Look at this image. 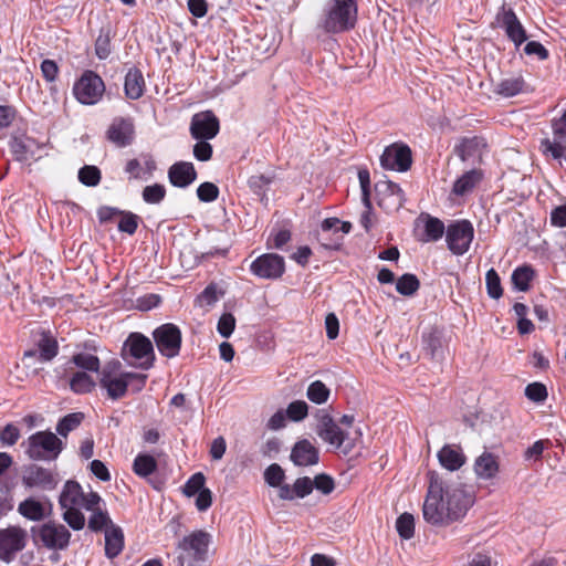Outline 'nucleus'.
Wrapping results in <instances>:
<instances>
[{
  "label": "nucleus",
  "mask_w": 566,
  "mask_h": 566,
  "mask_svg": "<svg viewBox=\"0 0 566 566\" xmlns=\"http://www.w3.org/2000/svg\"><path fill=\"white\" fill-rule=\"evenodd\" d=\"M526 91V83L522 75H514L501 80L495 92L504 97H512Z\"/></svg>",
  "instance_id": "obj_30"
},
{
  "label": "nucleus",
  "mask_w": 566,
  "mask_h": 566,
  "mask_svg": "<svg viewBox=\"0 0 566 566\" xmlns=\"http://www.w3.org/2000/svg\"><path fill=\"white\" fill-rule=\"evenodd\" d=\"M22 483L30 489L52 491L59 483V474L51 469L31 464L23 471Z\"/></svg>",
  "instance_id": "obj_13"
},
{
  "label": "nucleus",
  "mask_w": 566,
  "mask_h": 566,
  "mask_svg": "<svg viewBox=\"0 0 566 566\" xmlns=\"http://www.w3.org/2000/svg\"><path fill=\"white\" fill-rule=\"evenodd\" d=\"M198 143L193 146V156L197 160L207 161L212 157V146L207 142L208 139H197Z\"/></svg>",
  "instance_id": "obj_57"
},
{
  "label": "nucleus",
  "mask_w": 566,
  "mask_h": 566,
  "mask_svg": "<svg viewBox=\"0 0 566 566\" xmlns=\"http://www.w3.org/2000/svg\"><path fill=\"white\" fill-rule=\"evenodd\" d=\"M534 270L530 265L516 268L512 273V283L518 291L525 292L530 289V283L534 279Z\"/></svg>",
  "instance_id": "obj_36"
},
{
  "label": "nucleus",
  "mask_w": 566,
  "mask_h": 566,
  "mask_svg": "<svg viewBox=\"0 0 566 566\" xmlns=\"http://www.w3.org/2000/svg\"><path fill=\"white\" fill-rule=\"evenodd\" d=\"M329 394V389L323 381L315 380L308 386L306 396L312 402L322 405L327 401Z\"/></svg>",
  "instance_id": "obj_40"
},
{
  "label": "nucleus",
  "mask_w": 566,
  "mask_h": 566,
  "mask_svg": "<svg viewBox=\"0 0 566 566\" xmlns=\"http://www.w3.org/2000/svg\"><path fill=\"white\" fill-rule=\"evenodd\" d=\"M428 476H429V486H428V493H427V496H426V500H424V503H423V506H422V514H423V518L426 520V522H428L429 524L431 525H434V526H448L450 524H452L453 522H439V521H433L430 518L429 516V512H427L428 510V505H429V502L431 501H437V509H438V512H441V513H446V510H447V504H446V501H444V492L442 491V479L440 478L441 475L434 471H431L428 473Z\"/></svg>",
  "instance_id": "obj_15"
},
{
  "label": "nucleus",
  "mask_w": 566,
  "mask_h": 566,
  "mask_svg": "<svg viewBox=\"0 0 566 566\" xmlns=\"http://www.w3.org/2000/svg\"><path fill=\"white\" fill-rule=\"evenodd\" d=\"M78 180L88 187H95L101 181V170L96 166L86 165L78 171Z\"/></svg>",
  "instance_id": "obj_45"
},
{
  "label": "nucleus",
  "mask_w": 566,
  "mask_h": 566,
  "mask_svg": "<svg viewBox=\"0 0 566 566\" xmlns=\"http://www.w3.org/2000/svg\"><path fill=\"white\" fill-rule=\"evenodd\" d=\"M72 361L77 367L88 371H98L101 365L97 356L87 353L75 354L72 357Z\"/></svg>",
  "instance_id": "obj_44"
},
{
  "label": "nucleus",
  "mask_w": 566,
  "mask_h": 566,
  "mask_svg": "<svg viewBox=\"0 0 566 566\" xmlns=\"http://www.w3.org/2000/svg\"><path fill=\"white\" fill-rule=\"evenodd\" d=\"M442 491L444 492V501L447 504L446 513L438 512L437 501H431L427 506L430 518L436 522L454 523L461 521L474 504L475 497L473 492L461 483H446L443 481Z\"/></svg>",
  "instance_id": "obj_2"
},
{
  "label": "nucleus",
  "mask_w": 566,
  "mask_h": 566,
  "mask_svg": "<svg viewBox=\"0 0 566 566\" xmlns=\"http://www.w3.org/2000/svg\"><path fill=\"white\" fill-rule=\"evenodd\" d=\"M321 228L324 232L333 230L335 232L340 231L343 233H348L352 229V224L349 222H343L337 218H327L322 222Z\"/></svg>",
  "instance_id": "obj_56"
},
{
  "label": "nucleus",
  "mask_w": 566,
  "mask_h": 566,
  "mask_svg": "<svg viewBox=\"0 0 566 566\" xmlns=\"http://www.w3.org/2000/svg\"><path fill=\"white\" fill-rule=\"evenodd\" d=\"M108 139L118 147L129 145L134 138V124L128 118H115L107 130Z\"/></svg>",
  "instance_id": "obj_21"
},
{
  "label": "nucleus",
  "mask_w": 566,
  "mask_h": 566,
  "mask_svg": "<svg viewBox=\"0 0 566 566\" xmlns=\"http://www.w3.org/2000/svg\"><path fill=\"white\" fill-rule=\"evenodd\" d=\"M551 223L557 228L566 227V205H560L552 210Z\"/></svg>",
  "instance_id": "obj_64"
},
{
  "label": "nucleus",
  "mask_w": 566,
  "mask_h": 566,
  "mask_svg": "<svg viewBox=\"0 0 566 566\" xmlns=\"http://www.w3.org/2000/svg\"><path fill=\"white\" fill-rule=\"evenodd\" d=\"M125 95L130 99H138L145 91V80L140 70L129 69L124 83Z\"/></svg>",
  "instance_id": "obj_28"
},
{
  "label": "nucleus",
  "mask_w": 566,
  "mask_h": 566,
  "mask_svg": "<svg viewBox=\"0 0 566 566\" xmlns=\"http://www.w3.org/2000/svg\"><path fill=\"white\" fill-rule=\"evenodd\" d=\"M118 222V230L128 234H134L138 227V217L132 212H123Z\"/></svg>",
  "instance_id": "obj_53"
},
{
  "label": "nucleus",
  "mask_w": 566,
  "mask_h": 566,
  "mask_svg": "<svg viewBox=\"0 0 566 566\" xmlns=\"http://www.w3.org/2000/svg\"><path fill=\"white\" fill-rule=\"evenodd\" d=\"M527 55H536L539 60L544 61L548 57V51L545 46L537 41H530L524 48Z\"/></svg>",
  "instance_id": "obj_61"
},
{
  "label": "nucleus",
  "mask_w": 566,
  "mask_h": 566,
  "mask_svg": "<svg viewBox=\"0 0 566 566\" xmlns=\"http://www.w3.org/2000/svg\"><path fill=\"white\" fill-rule=\"evenodd\" d=\"M313 481V489H316L324 495L331 494L335 489L334 479L325 473L317 474Z\"/></svg>",
  "instance_id": "obj_50"
},
{
  "label": "nucleus",
  "mask_w": 566,
  "mask_h": 566,
  "mask_svg": "<svg viewBox=\"0 0 566 566\" xmlns=\"http://www.w3.org/2000/svg\"><path fill=\"white\" fill-rule=\"evenodd\" d=\"M525 396L534 402H542L547 398V389L541 382H533L526 386Z\"/></svg>",
  "instance_id": "obj_55"
},
{
  "label": "nucleus",
  "mask_w": 566,
  "mask_h": 566,
  "mask_svg": "<svg viewBox=\"0 0 566 566\" xmlns=\"http://www.w3.org/2000/svg\"><path fill=\"white\" fill-rule=\"evenodd\" d=\"M122 357L130 366L147 370L155 361L153 343L140 333H132L124 342Z\"/></svg>",
  "instance_id": "obj_6"
},
{
  "label": "nucleus",
  "mask_w": 566,
  "mask_h": 566,
  "mask_svg": "<svg viewBox=\"0 0 566 566\" xmlns=\"http://www.w3.org/2000/svg\"><path fill=\"white\" fill-rule=\"evenodd\" d=\"M398 534L403 539H410L415 534V518L409 513L401 514L396 521Z\"/></svg>",
  "instance_id": "obj_42"
},
{
  "label": "nucleus",
  "mask_w": 566,
  "mask_h": 566,
  "mask_svg": "<svg viewBox=\"0 0 566 566\" xmlns=\"http://www.w3.org/2000/svg\"><path fill=\"white\" fill-rule=\"evenodd\" d=\"M59 503L63 510V520L74 531H81L85 526L86 520L81 509L90 513L87 527L92 532L106 531L115 525L101 495L94 491L85 493L76 481L70 480L64 484Z\"/></svg>",
  "instance_id": "obj_1"
},
{
  "label": "nucleus",
  "mask_w": 566,
  "mask_h": 566,
  "mask_svg": "<svg viewBox=\"0 0 566 566\" xmlns=\"http://www.w3.org/2000/svg\"><path fill=\"white\" fill-rule=\"evenodd\" d=\"M153 337L163 356L174 358L179 355L181 332L177 325L171 323L163 324L154 331Z\"/></svg>",
  "instance_id": "obj_10"
},
{
  "label": "nucleus",
  "mask_w": 566,
  "mask_h": 566,
  "mask_svg": "<svg viewBox=\"0 0 566 566\" xmlns=\"http://www.w3.org/2000/svg\"><path fill=\"white\" fill-rule=\"evenodd\" d=\"M483 174L480 169H471L459 177L453 185V193L463 196L471 191L482 179Z\"/></svg>",
  "instance_id": "obj_31"
},
{
  "label": "nucleus",
  "mask_w": 566,
  "mask_h": 566,
  "mask_svg": "<svg viewBox=\"0 0 566 566\" xmlns=\"http://www.w3.org/2000/svg\"><path fill=\"white\" fill-rule=\"evenodd\" d=\"M38 349L39 360L50 361L57 355V342L50 333H42L41 338L38 342Z\"/></svg>",
  "instance_id": "obj_34"
},
{
  "label": "nucleus",
  "mask_w": 566,
  "mask_h": 566,
  "mask_svg": "<svg viewBox=\"0 0 566 566\" xmlns=\"http://www.w3.org/2000/svg\"><path fill=\"white\" fill-rule=\"evenodd\" d=\"M19 513L31 520V521H40L44 516V507L43 505L33 499H27L19 504L18 507Z\"/></svg>",
  "instance_id": "obj_37"
},
{
  "label": "nucleus",
  "mask_w": 566,
  "mask_h": 566,
  "mask_svg": "<svg viewBox=\"0 0 566 566\" xmlns=\"http://www.w3.org/2000/svg\"><path fill=\"white\" fill-rule=\"evenodd\" d=\"M127 373L122 370V364L118 360L108 361L103 367L99 385L106 390L111 399L117 400L126 395L128 388Z\"/></svg>",
  "instance_id": "obj_7"
},
{
  "label": "nucleus",
  "mask_w": 566,
  "mask_h": 566,
  "mask_svg": "<svg viewBox=\"0 0 566 566\" xmlns=\"http://www.w3.org/2000/svg\"><path fill=\"white\" fill-rule=\"evenodd\" d=\"M284 478L283 469L276 463L269 465L264 471V480L271 486L280 489Z\"/></svg>",
  "instance_id": "obj_47"
},
{
  "label": "nucleus",
  "mask_w": 566,
  "mask_h": 566,
  "mask_svg": "<svg viewBox=\"0 0 566 566\" xmlns=\"http://www.w3.org/2000/svg\"><path fill=\"white\" fill-rule=\"evenodd\" d=\"M474 229L470 221H455L447 228L446 241L449 250L455 255H463L470 248Z\"/></svg>",
  "instance_id": "obj_9"
},
{
  "label": "nucleus",
  "mask_w": 566,
  "mask_h": 566,
  "mask_svg": "<svg viewBox=\"0 0 566 566\" xmlns=\"http://www.w3.org/2000/svg\"><path fill=\"white\" fill-rule=\"evenodd\" d=\"M474 472L482 480L495 478L499 472L497 458L491 452H483L474 462Z\"/></svg>",
  "instance_id": "obj_26"
},
{
  "label": "nucleus",
  "mask_w": 566,
  "mask_h": 566,
  "mask_svg": "<svg viewBox=\"0 0 566 566\" xmlns=\"http://www.w3.org/2000/svg\"><path fill=\"white\" fill-rule=\"evenodd\" d=\"M197 196L202 202H212L219 196V188L212 182H203L197 188Z\"/></svg>",
  "instance_id": "obj_51"
},
{
  "label": "nucleus",
  "mask_w": 566,
  "mask_h": 566,
  "mask_svg": "<svg viewBox=\"0 0 566 566\" xmlns=\"http://www.w3.org/2000/svg\"><path fill=\"white\" fill-rule=\"evenodd\" d=\"M95 53L99 60H105L111 54V41L107 34H99L95 41Z\"/></svg>",
  "instance_id": "obj_59"
},
{
  "label": "nucleus",
  "mask_w": 566,
  "mask_h": 566,
  "mask_svg": "<svg viewBox=\"0 0 566 566\" xmlns=\"http://www.w3.org/2000/svg\"><path fill=\"white\" fill-rule=\"evenodd\" d=\"M485 139L482 137L463 138L455 147V153L462 161H468L472 165L481 161L483 154L486 150Z\"/></svg>",
  "instance_id": "obj_20"
},
{
  "label": "nucleus",
  "mask_w": 566,
  "mask_h": 566,
  "mask_svg": "<svg viewBox=\"0 0 566 566\" xmlns=\"http://www.w3.org/2000/svg\"><path fill=\"white\" fill-rule=\"evenodd\" d=\"M157 469V461L153 455L140 453L133 463V471L140 478H148Z\"/></svg>",
  "instance_id": "obj_35"
},
{
  "label": "nucleus",
  "mask_w": 566,
  "mask_h": 566,
  "mask_svg": "<svg viewBox=\"0 0 566 566\" xmlns=\"http://www.w3.org/2000/svg\"><path fill=\"white\" fill-rule=\"evenodd\" d=\"M549 440H537L524 451L525 461L537 462L542 459L544 450L551 447Z\"/></svg>",
  "instance_id": "obj_48"
},
{
  "label": "nucleus",
  "mask_w": 566,
  "mask_h": 566,
  "mask_svg": "<svg viewBox=\"0 0 566 566\" xmlns=\"http://www.w3.org/2000/svg\"><path fill=\"white\" fill-rule=\"evenodd\" d=\"M500 19L506 35L515 43L516 46L526 41V32L512 9H503Z\"/></svg>",
  "instance_id": "obj_22"
},
{
  "label": "nucleus",
  "mask_w": 566,
  "mask_h": 566,
  "mask_svg": "<svg viewBox=\"0 0 566 566\" xmlns=\"http://www.w3.org/2000/svg\"><path fill=\"white\" fill-rule=\"evenodd\" d=\"M70 387L75 394H86L92 391L95 387V382L88 374L77 371L71 378Z\"/></svg>",
  "instance_id": "obj_38"
},
{
  "label": "nucleus",
  "mask_w": 566,
  "mask_h": 566,
  "mask_svg": "<svg viewBox=\"0 0 566 566\" xmlns=\"http://www.w3.org/2000/svg\"><path fill=\"white\" fill-rule=\"evenodd\" d=\"M316 433L324 442L336 449H342L344 453H348L352 449L349 443L345 444L347 433L329 415H323L319 418Z\"/></svg>",
  "instance_id": "obj_14"
},
{
  "label": "nucleus",
  "mask_w": 566,
  "mask_h": 566,
  "mask_svg": "<svg viewBox=\"0 0 566 566\" xmlns=\"http://www.w3.org/2000/svg\"><path fill=\"white\" fill-rule=\"evenodd\" d=\"M486 291L490 297L497 300L503 295L501 279L494 269H490L485 274Z\"/></svg>",
  "instance_id": "obj_43"
},
{
  "label": "nucleus",
  "mask_w": 566,
  "mask_h": 566,
  "mask_svg": "<svg viewBox=\"0 0 566 566\" xmlns=\"http://www.w3.org/2000/svg\"><path fill=\"white\" fill-rule=\"evenodd\" d=\"M39 537L48 548L64 549L69 545L71 533L62 524L48 523L40 528Z\"/></svg>",
  "instance_id": "obj_18"
},
{
  "label": "nucleus",
  "mask_w": 566,
  "mask_h": 566,
  "mask_svg": "<svg viewBox=\"0 0 566 566\" xmlns=\"http://www.w3.org/2000/svg\"><path fill=\"white\" fill-rule=\"evenodd\" d=\"M27 531L19 526L0 530V559L10 563L25 547Z\"/></svg>",
  "instance_id": "obj_11"
},
{
  "label": "nucleus",
  "mask_w": 566,
  "mask_h": 566,
  "mask_svg": "<svg viewBox=\"0 0 566 566\" xmlns=\"http://www.w3.org/2000/svg\"><path fill=\"white\" fill-rule=\"evenodd\" d=\"M411 163V150L403 144H392L386 147L380 157L381 167L389 170L407 171Z\"/></svg>",
  "instance_id": "obj_16"
},
{
  "label": "nucleus",
  "mask_w": 566,
  "mask_h": 566,
  "mask_svg": "<svg viewBox=\"0 0 566 566\" xmlns=\"http://www.w3.org/2000/svg\"><path fill=\"white\" fill-rule=\"evenodd\" d=\"M420 286L419 280L413 274H403L396 282V290L401 295H412Z\"/></svg>",
  "instance_id": "obj_41"
},
{
  "label": "nucleus",
  "mask_w": 566,
  "mask_h": 566,
  "mask_svg": "<svg viewBox=\"0 0 566 566\" xmlns=\"http://www.w3.org/2000/svg\"><path fill=\"white\" fill-rule=\"evenodd\" d=\"M388 187L394 192L388 196L381 195L378 197V205L387 212L398 211L403 206L405 193L399 185H389Z\"/></svg>",
  "instance_id": "obj_32"
},
{
  "label": "nucleus",
  "mask_w": 566,
  "mask_h": 566,
  "mask_svg": "<svg viewBox=\"0 0 566 566\" xmlns=\"http://www.w3.org/2000/svg\"><path fill=\"white\" fill-rule=\"evenodd\" d=\"M308 413V406L303 400H295L286 408V416L293 421L303 420Z\"/></svg>",
  "instance_id": "obj_49"
},
{
  "label": "nucleus",
  "mask_w": 566,
  "mask_h": 566,
  "mask_svg": "<svg viewBox=\"0 0 566 566\" xmlns=\"http://www.w3.org/2000/svg\"><path fill=\"white\" fill-rule=\"evenodd\" d=\"M206 478L202 473H195L185 484L184 492L187 496H193L205 490Z\"/></svg>",
  "instance_id": "obj_52"
},
{
  "label": "nucleus",
  "mask_w": 566,
  "mask_h": 566,
  "mask_svg": "<svg viewBox=\"0 0 566 566\" xmlns=\"http://www.w3.org/2000/svg\"><path fill=\"white\" fill-rule=\"evenodd\" d=\"M211 535L202 530L185 536L178 544V566H203L208 557Z\"/></svg>",
  "instance_id": "obj_4"
},
{
  "label": "nucleus",
  "mask_w": 566,
  "mask_h": 566,
  "mask_svg": "<svg viewBox=\"0 0 566 566\" xmlns=\"http://www.w3.org/2000/svg\"><path fill=\"white\" fill-rule=\"evenodd\" d=\"M10 149L17 160L21 161L27 159L28 147L22 138L14 137L10 142Z\"/></svg>",
  "instance_id": "obj_62"
},
{
  "label": "nucleus",
  "mask_w": 566,
  "mask_h": 566,
  "mask_svg": "<svg viewBox=\"0 0 566 566\" xmlns=\"http://www.w3.org/2000/svg\"><path fill=\"white\" fill-rule=\"evenodd\" d=\"M290 459L296 467H312L318 463L319 451L313 442L302 439L293 446Z\"/></svg>",
  "instance_id": "obj_19"
},
{
  "label": "nucleus",
  "mask_w": 566,
  "mask_h": 566,
  "mask_svg": "<svg viewBox=\"0 0 566 566\" xmlns=\"http://www.w3.org/2000/svg\"><path fill=\"white\" fill-rule=\"evenodd\" d=\"M166 196V188L160 184L147 186L143 190V199L147 203H159Z\"/></svg>",
  "instance_id": "obj_46"
},
{
  "label": "nucleus",
  "mask_w": 566,
  "mask_h": 566,
  "mask_svg": "<svg viewBox=\"0 0 566 566\" xmlns=\"http://www.w3.org/2000/svg\"><path fill=\"white\" fill-rule=\"evenodd\" d=\"M105 533V555L113 559L117 557L124 548V533L118 525H111Z\"/></svg>",
  "instance_id": "obj_27"
},
{
  "label": "nucleus",
  "mask_w": 566,
  "mask_h": 566,
  "mask_svg": "<svg viewBox=\"0 0 566 566\" xmlns=\"http://www.w3.org/2000/svg\"><path fill=\"white\" fill-rule=\"evenodd\" d=\"M250 271L263 280L280 279L285 272L284 258L275 253H265L258 256L250 265Z\"/></svg>",
  "instance_id": "obj_12"
},
{
  "label": "nucleus",
  "mask_w": 566,
  "mask_h": 566,
  "mask_svg": "<svg viewBox=\"0 0 566 566\" xmlns=\"http://www.w3.org/2000/svg\"><path fill=\"white\" fill-rule=\"evenodd\" d=\"M41 72H42L43 77L48 82H53V81H55L57 73H59L57 64L52 60H44L41 63Z\"/></svg>",
  "instance_id": "obj_63"
},
{
  "label": "nucleus",
  "mask_w": 566,
  "mask_h": 566,
  "mask_svg": "<svg viewBox=\"0 0 566 566\" xmlns=\"http://www.w3.org/2000/svg\"><path fill=\"white\" fill-rule=\"evenodd\" d=\"M25 455L33 461H53L64 448L63 441L51 431H38L21 443Z\"/></svg>",
  "instance_id": "obj_5"
},
{
  "label": "nucleus",
  "mask_w": 566,
  "mask_h": 566,
  "mask_svg": "<svg viewBox=\"0 0 566 566\" xmlns=\"http://www.w3.org/2000/svg\"><path fill=\"white\" fill-rule=\"evenodd\" d=\"M105 93V84L99 75L93 71H85L74 83L73 94L83 105L97 104Z\"/></svg>",
  "instance_id": "obj_8"
},
{
  "label": "nucleus",
  "mask_w": 566,
  "mask_h": 566,
  "mask_svg": "<svg viewBox=\"0 0 566 566\" xmlns=\"http://www.w3.org/2000/svg\"><path fill=\"white\" fill-rule=\"evenodd\" d=\"M84 415L82 412L69 413L59 421L56 432L66 437L69 432L75 430L82 423Z\"/></svg>",
  "instance_id": "obj_39"
},
{
  "label": "nucleus",
  "mask_w": 566,
  "mask_h": 566,
  "mask_svg": "<svg viewBox=\"0 0 566 566\" xmlns=\"http://www.w3.org/2000/svg\"><path fill=\"white\" fill-rule=\"evenodd\" d=\"M235 327V318L231 313H224L218 321L217 331L218 333L228 338L231 336Z\"/></svg>",
  "instance_id": "obj_54"
},
{
  "label": "nucleus",
  "mask_w": 566,
  "mask_h": 566,
  "mask_svg": "<svg viewBox=\"0 0 566 566\" xmlns=\"http://www.w3.org/2000/svg\"><path fill=\"white\" fill-rule=\"evenodd\" d=\"M156 169V163L149 155H142L140 158H134L127 161L125 171L133 178H143L145 175H151Z\"/></svg>",
  "instance_id": "obj_29"
},
{
  "label": "nucleus",
  "mask_w": 566,
  "mask_h": 566,
  "mask_svg": "<svg viewBox=\"0 0 566 566\" xmlns=\"http://www.w3.org/2000/svg\"><path fill=\"white\" fill-rule=\"evenodd\" d=\"M168 177L175 187L185 188L195 181L197 172L191 163L180 161L169 168Z\"/></svg>",
  "instance_id": "obj_23"
},
{
  "label": "nucleus",
  "mask_w": 566,
  "mask_h": 566,
  "mask_svg": "<svg viewBox=\"0 0 566 566\" xmlns=\"http://www.w3.org/2000/svg\"><path fill=\"white\" fill-rule=\"evenodd\" d=\"M357 17V0H329L323 9L318 27L326 33H344L355 28Z\"/></svg>",
  "instance_id": "obj_3"
},
{
  "label": "nucleus",
  "mask_w": 566,
  "mask_h": 566,
  "mask_svg": "<svg viewBox=\"0 0 566 566\" xmlns=\"http://www.w3.org/2000/svg\"><path fill=\"white\" fill-rule=\"evenodd\" d=\"M439 463L449 471H457L465 463V455L460 446L446 444L437 454Z\"/></svg>",
  "instance_id": "obj_25"
},
{
  "label": "nucleus",
  "mask_w": 566,
  "mask_h": 566,
  "mask_svg": "<svg viewBox=\"0 0 566 566\" xmlns=\"http://www.w3.org/2000/svg\"><path fill=\"white\" fill-rule=\"evenodd\" d=\"M220 297V293L218 292L217 285L209 284L198 296V300L201 304L211 306L213 305Z\"/></svg>",
  "instance_id": "obj_60"
},
{
  "label": "nucleus",
  "mask_w": 566,
  "mask_h": 566,
  "mask_svg": "<svg viewBox=\"0 0 566 566\" xmlns=\"http://www.w3.org/2000/svg\"><path fill=\"white\" fill-rule=\"evenodd\" d=\"M19 438L20 430L12 423L7 424L0 433V441L3 446H13Z\"/></svg>",
  "instance_id": "obj_58"
},
{
  "label": "nucleus",
  "mask_w": 566,
  "mask_h": 566,
  "mask_svg": "<svg viewBox=\"0 0 566 566\" xmlns=\"http://www.w3.org/2000/svg\"><path fill=\"white\" fill-rule=\"evenodd\" d=\"M419 221L423 222V237L421 238L424 242L438 241L444 233V224L438 218L430 216L421 217Z\"/></svg>",
  "instance_id": "obj_33"
},
{
  "label": "nucleus",
  "mask_w": 566,
  "mask_h": 566,
  "mask_svg": "<svg viewBox=\"0 0 566 566\" xmlns=\"http://www.w3.org/2000/svg\"><path fill=\"white\" fill-rule=\"evenodd\" d=\"M313 481L308 476L298 478L295 482L281 485L279 496L282 500L293 501L295 499H304L313 492Z\"/></svg>",
  "instance_id": "obj_24"
},
{
  "label": "nucleus",
  "mask_w": 566,
  "mask_h": 566,
  "mask_svg": "<svg viewBox=\"0 0 566 566\" xmlns=\"http://www.w3.org/2000/svg\"><path fill=\"white\" fill-rule=\"evenodd\" d=\"M219 128V119L211 111L197 113L191 118L190 134L195 139H212Z\"/></svg>",
  "instance_id": "obj_17"
}]
</instances>
